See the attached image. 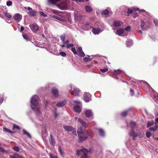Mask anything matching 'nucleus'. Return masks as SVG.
<instances>
[{
    "label": "nucleus",
    "mask_w": 158,
    "mask_h": 158,
    "mask_svg": "<svg viewBox=\"0 0 158 158\" xmlns=\"http://www.w3.org/2000/svg\"><path fill=\"white\" fill-rule=\"evenodd\" d=\"M88 57H85L83 58V60L85 62H88L89 61H91V59L90 58L89 56H88Z\"/></svg>",
    "instance_id": "33"
},
{
    "label": "nucleus",
    "mask_w": 158,
    "mask_h": 158,
    "mask_svg": "<svg viewBox=\"0 0 158 158\" xmlns=\"http://www.w3.org/2000/svg\"><path fill=\"white\" fill-rule=\"evenodd\" d=\"M121 22L119 21H115L114 22V26L115 27H118L121 25Z\"/></svg>",
    "instance_id": "22"
},
{
    "label": "nucleus",
    "mask_w": 158,
    "mask_h": 158,
    "mask_svg": "<svg viewBox=\"0 0 158 158\" xmlns=\"http://www.w3.org/2000/svg\"><path fill=\"white\" fill-rule=\"evenodd\" d=\"M60 54L63 57H65L66 56V53L64 52H60Z\"/></svg>",
    "instance_id": "46"
},
{
    "label": "nucleus",
    "mask_w": 158,
    "mask_h": 158,
    "mask_svg": "<svg viewBox=\"0 0 158 158\" xmlns=\"http://www.w3.org/2000/svg\"><path fill=\"white\" fill-rule=\"evenodd\" d=\"M10 158H23V157L18 154H16L14 156L10 155Z\"/></svg>",
    "instance_id": "20"
},
{
    "label": "nucleus",
    "mask_w": 158,
    "mask_h": 158,
    "mask_svg": "<svg viewBox=\"0 0 158 158\" xmlns=\"http://www.w3.org/2000/svg\"><path fill=\"white\" fill-rule=\"evenodd\" d=\"M72 133L74 135H75L76 136H77V134H76V131H75V130H74L73 131H72Z\"/></svg>",
    "instance_id": "60"
},
{
    "label": "nucleus",
    "mask_w": 158,
    "mask_h": 158,
    "mask_svg": "<svg viewBox=\"0 0 158 158\" xmlns=\"http://www.w3.org/2000/svg\"><path fill=\"white\" fill-rule=\"evenodd\" d=\"M109 14V11L108 10L106 9L103 10L102 13V15H106Z\"/></svg>",
    "instance_id": "35"
},
{
    "label": "nucleus",
    "mask_w": 158,
    "mask_h": 158,
    "mask_svg": "<svg viewBox=\"0 0 158 158\" xmlns=\"http://www.w3.org/2000/svg\"><path fill=\"white\" fill-rule=\"evenodd\" d=\"M154 22L156 26H158V20L157 19H154Z\"/></svg>",
    "instance_id": "53"
},
{
    "label": "nucleus",
    "mask_w": 158,
    "mask_h": 158,
    "mask_svg": "<svg viewBox=\"0 0 158 158\" xmlns=\"http://www.w3.org/2000/svg\"><path fill=\"white\" fill-rule=\"evenodd\" d=\"M146 135L147 137H149L151 136L152 133L148 131L146 133Z\"/></svg>",
    "instance_id": "49"
},
{
    "label": "nucleus",
    "mask_w": 158,
    "mask_h": 158,
    "mask_svg": "<svg viewBox=\"0 0 158 158\" xmlns=\"http://www.w3.org/2000/svg\"><path fill=\"white\" fill-rule=\"evenodd\" d=\"M71 94L75 96H78L80 93V90L77 88H74L73 91L70 92Z\"/></svg>",
    "instance_id": "5"
},
{
    "label": "nucleus",
    "mask_w": 158,
    "mask_h": 158,
    "mask_svg": "<svg viewBox=\"0 0 158 158\" xmlns=\"http://www.w3.org/2000/svg\"><path fill=\"white\" fill-rule=\"evenodd\" d=\"M131 28V27L130 26H127L125 28V30L127 31H128V30H130Z\"/></svg>",
    "instance_id": "58"
},
{
    "label": "nucleus",
    "mask_w": 158,
    "mask_h": 158,
    "mask_svg": "<svg viewBox=\"0 0 158 158\" xmlns=\"http://www.w3.org/2000/svg\"><path fill=\"white\" fill-rule=\"evenodd\" d=\"M77 133L79 138L78 141L79 142H82L85 141L88 137V133L81 128L80 129V131H77Z\"/></svg>",
    "instance_id": "1"
},
{
    "label": "nucleus",
    "mask_w": 158,
    "mask_h": 158,
    "mask_svg": "<svg viewBox=\"0 0 158 158\" xmlns=\"http://www.w3.org/2000/svg\"><path fill=\"white\" fill-rule=\"evenodd\" d=\"M29 27L34 32H36L38 30L39 26L35 23L30 24Z\"/></svg>",
    "instance_id": "3"
},
{
    "label": "nucleus",
    "mask_w": 158,
    "mask_h": 158,
    "mask_svg": "<svg viewBox=\"0 0 158 158\" xmlns=\"http://www.w3.org/2000/svg\"><path fill=\"white\" fill-rule=\"evenodd\" d=\"M3 97H0V103H2L3 100Z\"/></svg>",
    "instance_id": "61"
},
{
    "label": "nucleus",
    "mask_w": 158,
    "mask_h": 158,
    "mask_svg": "<svg viewBox=\"0 0 158 158\" xmlns=\"http://www.w3.org/2000/svg\"><path fill=\"white\" fill-rule=\"evenodd\" d=\"M38 97L36 95H35L33 96L31 99V103L33 105L35 106H37L38 104Z\"/></svg>",
    "instance_id": "2"
},
{
    "label": "nucleus",
    "mask_w": 158,
    "mask_h": 158,
    "mask_svg": "<svg viewBox=\"0 0 158 158\" xmlns=\"http://www.w3.org/2000/svg\"><path fill=\"white\" fill-rule=\"evenodd\" d=\"M24 27L23 26H21L20 27V31H23L24 30Z\"/></svg>",
    "instance_id": "64"
},
{
    "label": "nucleus",
    "mask_w": 158,
    "mask_h": 158,
    "mask_svg": "<svg viewBox=\"0 0 158 158\" xmlns=\"http://www.w3.org/2000/svg\"><path fill=\"white\" fill-rule=\"evenodd\" d=\"M65 101H64L62 102H59L56 104V106L58 107H61L64 106L66 104Z\"/></svg>",
    "instance_id": "14"
},
{
    "label": "nucleus",
    "mask_w": 158,
    "mask_h": 158,
    "mask_svg": "<svg viewBox=\"0 0 158 158\" xmlns=\"http://www.w3.org/2000/svg\"><path fill=\"white\" fill-rule=\"evenodd\" d=\"M86 11L87 12H91L93 10L91 7L89 6H86L85 7Z\"/></svg>",
    "instance_id": "26"
},
{
    "label": "nucleus",
    "mask_w": 158,
    "mask_h": 158,
    "mask_svg": "<svg viewBox=\"0 0 158 158\" xmlns=\"http://www.w3.org/2000/svg\"><path fill=\"white\" fill-rule=\"evenodd\" d=\"M69 42V40H67L66 41H64H64L63 43V44H66L68 43Z\"/></svg>",
    "instance_id": "62"
},
{
    "label": "nucleus",
    "mask_w": 158,
    "mask_h": 158,
    "mask_svg": "<svg viewBox=\"0 0 158 158\" xmlns=\"http://www.w3.org/2000/svg\"><path fill=\"white\" fill-rule=\"evenodd\" d=\"M86 150V148H83L80 150H77L76 155L77 156H79L80 154V152H84Z\"/></svg>",
    "instance_id": "19"
},
{
    "label": "nucleus",
    "mask_w": 158,
    "mask_h": 158,
    "mask_svg": "<svg viewBox=\"0 0 158 158\" xmlns=\"http://www.w3.org/2000/svg\"><path fill=\"white\" fill-rule=\"evenodd\" d=\"M74 111L77 113H80L81 111V107L79 105H76L74 108Z\"/></svg>",
    "instance_id": "16"
},
{
    "label": "nucleus",
    "mask_w": 158,
    "mask_h": 158,
    "mask_svg": "<svg viewBox=\"0 0 158 158\" xmlns=\"http://www.w3.org/2000/svg\"><path fill=\"white\" fill-rule=\"evenodd\" d=\"M60 40L63 43V42H64L65 38V35H63L60 36Z\"/></svg>",
    "instance_id": "36"
},
{
    "label": "nucleus",
    "mask_w": 158,
    "mask_h": 158,
    "mask_svg": "<svg viewBox=\"0 0 158 158\" xmlns=\"http://www.w3.org/2000/svg\"><path fill=\"white\" fill-rule=\"evenodd\" d=\"M91 95L89 93H85L83 95L84 100L86 102H88L90 101Z\"/></svg>",
    "instance_id": "4"
},
{
    "label": "nucleus",
    "mask_w": 158,
    "mask_h": 158,
    "mask_svg": "<svg viewBox=\"0 0 158 158\" xmlns=\"http://www.w3.org/2000/svg\"><path fill=\"white\" fill-rule=\"evenodd\" d=\"M78 121L83 127H85V128L86 127V123L84 121L79 118L78 119Z\"/></svg>",
    "instance_id": "15"
},
{
    "label": "nucleus",
    "mask_w": 158,
    "mask_h": 158,
    "mask_svg": "<svg viewBox=\"0 0 158 158\" xmlns=\"http://www.w3.org/2000/svg\"><path fill=\"white\" fill-rule=\"evenodd\" d=\"M23 132L24 135H27L28 136V137H29L30 138H31V135L29 133H28L25 129L23 130Z\"/></svg>",
    "instance_id": "31"
},
{
    "label": "nucleus",
    "mask_w": 158,
    "mask_h": 158,
    "mask_svg": "<svg viewBox=\"0 0 158 158\" xmlns=\"http://www.w3.org/2000/svg\"><path fill=\"white\" fill-rule=\"evenodd\" d=\"M3 129L6 132H8L11 134H13L15 133L14 131L8 129L6 127H4L3 128Z\"/></svg>",
    "instance_id": "29"
},
{
    "label": "nucleus",
    "mask_w": 158,
    "mask_h": 158,
    "mask_svg": "<svg viewBox=\"0 0 158 158\" xmlns=\"http://www.w3.org/2000/svg\"><path fill=\"white\" fill-rule=\"evenodd\" d=\"M50 139H49L50 143L53 146H54L55 145L56 142L52 135V134H50Z\"/></svg>",
    "instance_id": "10"
},
{
    "label": "nucleus",
    "mask_w": 158,
    "mask_h": 158,
    "mask_svg": "<svg viewBox=\"0 0 158 158\" xmlns=\"http://www.w3.org/2000/svg\"><path fill=\"white\" fill-rule=\"evenodd\" d=\"M50 158H58L56 156H53V154L50 153L49 154Z\"/></svg>",
    "instance_id": "45"
},
{
    "label": "nucleus",
    "mask_w": 158,
    "mask_h": 158,
    "mask_svg": "<svg viewBox=\"0 0 158 158\" xmlns=\"http://www.w3.org/2000/svg\"><path fill=\"white\" fill-rule=\"evenodd\" d=\"M74 45L73 44H68L66 45V47L67 48H70L73 47Z\"/></svg>",
    "instance_id": "44"
},
{
    "label": "nucleus",
    "mask_w": 158,
    "mask_h": 158,
    "mask_svg": "<svg viewBox=\"0 0 158 158\" xmlns=\"http://www.w3.org/2000/svg\"><path fill=\"white\" fill-rule=\"evenodd\" d=\"M136 125V123L135 122H133L132 121H130V127L131 128V129H134Z\"/></svg>",
    "instance_id": "23"
},
{
    "label": "nucleus",
    "mask_w": 158,
    "mask_h": 158,
    "mask_svg": "<svg viewBox=\"0 0 158 158\" xmlns=\"http://www.w3.org/2000/svg\"><path fill=\"white\" fill-rule=\"evenodd\" d=\"M5 16L8 18H10L12 17L11 15L9 13H5Z\"/></svg>",
    "instance_id": "43"
},
{
    "label": "nucleus",
    "mask_w": 158,
    "mask_h": 158,
    "mask_svg": "<svg viewBox=\"0 0 158 158\" xmlns=\"http://www.w3.org/2000/svg\"><path fill=\"white\" fill-rule=\"evenodd\" d=\"M72 1H75L76 2H84V0H72Z\"/></svg>",
    "instance_id": "57"
},
{
    "label": "nucleus",
    "mask_w": 158,
    "mask_h": 158,
    "mask_svg": "<svg viewBox=\"0 0 158 158\" xmlns=\"http://www.w3.org/2000/svg\"><path fill=\"white\" fill-rule=\"evenodd\" d=\"M158 128L157 125H155L154 127H149V130L150 131H156Z\"/></svg>",
    "instance_id": "24"
},
{
    "label": "nucleus",
    "mask_w": 158,
    "mask_h": 158,
    "mask_svg": "<svg viewBox=\"0 0 158 158\" xmlns=\"http://www.w3.org/2000/svg\"><path fill=\"white\" fill-rule=\"evenodd\" d=\"M124 32V30L122 28H120L117 30V34L119 36L121 35Z\"/></svg>",
    "instance_id": "17"
},
{
    "label": "nucleus",
    "mask_w": 158,
    "mask_h": 158,
    "mask_svg": "<svg viewBox=\"0 0 158 158\" xmlns=\"http://www.w3.org/2000/svg\"><path fill=\"white\" fill-rule=\"evenodd\" d=\"M133 12V10H132L130 9H128L127 10V13L129 15V14H131Z\"/></svg>",
    "instance_id": "51"
},
{
    "label": "nucleus",
    "mask_w": 158,
    "mask_h": 158,
    "mask_svg": "<svg viewBox=\"0 0 158 158\" xmlns=\"http://www.w3.org/2000/svg\"><path fill=\"white\" fill-rule=\"evenodd\" d=\"M134 15L133 16V18H135L138 16V15L136 12H135L133 13Z\"/></svg>",
    "instance_id": "55"
},
{
    "label": "nucleus",
    "mask_w": 158,
    "mask_h": 158,
    "mask_svg": "<svg viewBox=\"0 0 158 158\" xmlns=\"http://www.w3.org/2000/svg\"><path fill=\"white\" fill-rule=\"evenodd\" d=\"M98 130L100 135L101 136H104L105 135L104 130L102 129H99Z\"/></svg>",
    "instance_id": "28"
},
{
    "label": "nucleus",
    "mask_w": 158,
    "mask_h": 158,
    "mask_svg": "<svg viewBox=\"0 0 158 158\" xmlns=\"http://www.w3.org/2000/svg\"><path fill=\"white\" fill-rule=\"evenodd\" d=\"M71 50L73 52L74 54L75 55L77 54V51H76L75 48L72 47L71 49Z\"/></svg>",
    "instance_id": "38"
},
{
    "label": "nucleus",
    "mask_w": 158,
    "mask_h": 158,
    "mask_svg": "<svg viewBox=\"0 0 158 158\" xmlns=\"http://www.w3.org/2000/svg\"><path fill=\"white\" fill-rule=\"evenodd\" d=\"M63 127L65 130L68 132L72 131L76 129L75 128L71 126L64 125L63 126Z\"/></svg>",
    "instance_id": "7"
},
{
    "label": "nucleus",
    "mask_w": 158,
    "mask_h": 158,
    "mask_svg": "<svg viewBox=\"0 0 158 158\" xmlns=\"http://www.w3.org/2000/svg\"><path fill=\"white\" fill-rule=\"evenodd\" d=\"M141 24L140 26H141V29L143 31L145 30L146 29V27L145 28L144 27L145 25V23L142 20H141Z\"/></svg>",
    "instance_id": "27"
},
{
    "label": "nucleus",
    "mask_w": 158,
    "mask_h": 158,
    "mask_svg": "<svg viewBox=\"0 0 158 158\" xmlns=\"http://www.w3.org/2000/svg\"><path fill=\"white\" fill-rule=\"evenodd\" d=\"M15 129H16L19 130H20V128L19 126L15 124H13L12 130H14Z\"/></svg>",
    "instance_id": "30"
},
{
    "label": "nucleus",
    "mask_w": 158,
    "mask_h": 158,
    "mask_svg": "<svg viewBox=\"0 0 158 158\" xmlns=\"http://www.w3.org/2000/svg\"><path fill=\"white\" fill-rule=\"evenodd\" d=\"M39 13L41 16H43L44 17H46L47 16V15L42 12H40Z\"/></svg>",
    "instance_id": "48"
},
{
    "label": "nucleus",
    "mask_w": 158,
    "mask_h": 158,
    "mask_svg": "<svg viewBox=\"0 0 158 158\" xmlns=\"http://www.w3.org/2000/svg\"><path fill=\"white\" fill-rule=\"evenodd\" d=\"M22 15L19 13L16 14L13 16L14 19L16 20L20 21L21 19Z\"/></svg>",
    "instance_id": "12"
},
{
    "label": "nucleus",
    "mask_w": 158,
    "mask_h": 158,
    "mask_svg": "<svg viewBox=\"0 0 158 158\" xmlns=\"http://www.w3.org/2000/svg\"><path fill=\"white\" fill-rule=\"evenodd\" d=\"M52 92L55 97H57L59 95L57 89L55 88L52 89Z\"/></svg>",
    "instance_id": "9"
},
{
    "label": "nucleus",
    "mask_w": 158,
    "mask_h": 158,
    "mask_svg": "<svg viewBox=\"0 0 158 158\" xmlns=\"http://www.w3.org/2000/svg\"><path fill=\"white\" fill-rule=\"evenodd\" d=\"M121 72V70L120 69H117V70H114V73L115 75H118L120 74Z\"/></svg>",
    "instance_id": "32"
},
{
    "label": "nucleus",
    "mask_w": 158,
    "mask_h": 158,
    "mask_svg": "<svg viewBox=\"0 0 158 158\" xmlns=\"http://www.w3.org/2000/svg\"><path fill=\"white\" fill-rule=\"evenodd\" d=\"M86 150L84 152H82L83 153V154L81 155V158H89V157L88 156V154L89 153V151L86 149Z\"/></svg>",
    "instance_id": "11"
},
{
    "label": "nucleus",
    "mask_w": 158,
    "mask_h": 158,
    "mask_svg": "<svg viewBox=\"0 0 158 158\" xmlns=\"http://www.w3.org/2000/svg\"><path fill=\"white\" fill-rule=\"evenodd\" d=\"M0 151L1 152H6L5 150H4V149L1 146H0Z\"/></svg>",
    "instance_id": "52"
},
{
    "label": "nucleus",
    "mask_w": 158,
    "mask_h": 158,
    "mask_svg": "<svg viewBox=\"0 0 158 158\" xmlns=\"http://www.w3.org/2000/svg\"><path fill=\"white\" fill-rule=\"evenodd\" d=\"M58 149L59 151L60 152V154L61 155H62V150L61 149V147L60 146L58 147Z\"/></svg>",
    "instance_id": "56"
},
{
    "label": "nucleus",
    "mask_w": 158,
    "mask_h": 158,
    "mask_svg": "<svg viewBox=\"0 0 158 158\" xmlns=\"http://www.w3.org/2000/svg\"><path fill=\"white\" fill-rule=\"evenodd\" d=\"M154 123L153 121L152 122L148 121L147 124V127H149L152 126L154 125Z\"/></svg>",
    "instance_id": "34"
},
{
    "label": "nucleus",
    "mask_w": 158,
    "mask_h": 158,
    "mask_svg": "<svg viewBox=\"0 0 158 158\" xmlns=\"http://www.w3.org/2000/svg\"><path fill=\"white\" fill-rule=\"evenodd\" d=\"M37 13V11L35 10H31L29 12V15L32 16H35Z\"/></svg>",
    "instance_id": "25"
},
{
    "label": "nucleus",
    "mask_w": 158,
    "mask_h": 158,
    "mask_svg": "<svg viewBox=\"0 0 158 158\" xmlns=\"http://www.w3.org/2000/svg\"><path fill=\"white\" fill-rule=\"evenodd\" d=\"M52 11L54 14H58L59 12L58 11L55 10H52Z\"/></svg>",
    "instance_id": "54"
},
{
    "label": "nucleus",
    "mask_w": 158,
    "mask_h": 158,
    "mask_svg": "<svg viewBox=\"0 0 158 158\" xmlns=\"http://www.w3.org/2000/svg\"><path fill=\"white\" fill-rule=\"evenodd\" d=\"M23 38L24 39H26L27 41L28 40V37L27 35H26V34H23Z\"/></svg>",
    "instance_id": "47"
},
{
    "label": "nucleus",
    "mask_w": 158,
    "mask_h": 158,
    "mask_svg": "<svg viewBox=\"0 0 158 158\" xmlns=\"http://www.w3.org/2000/svg\"><path fill=\"white\" fill-rule=\"evenodd\" d=\"M12 4V2L10 1H8L6 2V5L8 6H11Z\"/></svg>",
    "instance_id": "50"
},
{
    "label": "nucleus",
    "mask_w": 158,
    "mask_h": 158,
    "mask_svg": "<svg viewBox=\"0 0 158 158\" xmlns=\"http://www.w3.org/2000/svg\"><path fill=\"white\" fill-rule=\"evenodd\" d=\"M134 130L133 129H131V131L129 133V135L130 136L132 137L133 139L134 140L135 138L138 136V135L139 134V133H135Z\"/></svg>",
    "instance_id": "8"
},
{
    "label": "nucleus",
    "mask_w": 158,
    "mask_h": 158,
    "mask_svg": "<svg viewBox=\"0 0 158 158\" xmlns=\"http://www.w3.org/2000/svg\"><path fill=\"white\" fill-rule=\"evenodd\" d=\"M130 92L131 93V95L132 96L134 94V90L133 89H131L130 90Z\"/></svg>",
    "instance_id": "59"
},
{
    "label": "nucleus",
    "mask_w": 158,
    "mask_h": 158,
    "mask_svg": "<svg viewBox=\"0 0 158 158\" xmlns=\"http://www.w3.org/2000/svg\"><path fill=\"white\" fill-rule=\"evenodd\" d=\"M138 133H139V134L138 135V136H139L140 138H142L144 136V135L143 133L139 132H138Z\"/></svg>",
    "instance_id": "41"
},
{
    "label": "nucleus",
    "mask_w": 158,
    "mask_h": 158,
    "mask_svg": "<svg viewBox=\"0 0 158 158\" xmlns=\"http://www.w3.org/2000/svg\"><path fill=\"white\" fill-rule=\"evenodd\" d=\"M108 70V69L107 68H105L103 69H100V71L101 72L103 73H105Z\"/></svg>",
    "instance_id": "39"
},
{
    "label": "nucleus",
    "mask_w": 158,
    "mask_h": 158,
    "mask_svg": "<svg viewBox=\"0 0 158 158\" xmlns=\"http://www.w3.org/2000/svg\"><path fill=\"white\" fill-rule=\"evenodd\" d=\"M53 17L54 18L59 20L60 21L64 22H65L66 21V20L65 19H62L57 16L54 15L53 16Z\"/></svg>",
    "instance_id": "21"
},
{
    "label": "nucleus",
    "mask_w": 158,
    "mask_h": 158,
    "mask_svg": "<svg viewBox=\"0 0 158 158\" xmlns=\"http://www.w3.org/2000/svg\"><path fill=\"white\" fill-rule=\"evenodd\" d=\"M85 116L88 118H90L91 117L92 118H93V114L91 110H86L85 112Z\"/></svg>",
    "instance_id": "6"
},
{
    "label": "nucleus",
    "mask_w": 158,
    "mask_h": 158,
    "mask_svg": "<svg viewBox=\"0 0 158 158\" xmlns=\"http://www.w3.org/2000/svg\"><path fill=\"white\" fill-rule=\"evenodd\" d=\"M132 9L135 11L139 10V9L138 8H133Z\"/></svg>",
    "instance_id": "63"
},
{
    "label": "nucleus",
    "mask_w": 158,
    "mask_h": 158,
    "mask_svg": "<svg viewBox=\"0 0 158 158\" xmlns=\"http://www.w3.org/2000/svg\"><path fill=\"white\" fill-rule=\"evenodd\" d=\"M78 55L79 56H80L81 57H83L85 56V54L83 51L79 53Z\"/></svg>",
    "instance_id": "37"
},
{
    "label": "nucleus",
    "mask_w": 158,
    "mask_h": 158,
    "mask_svg": "<svg viewBox=\"0 0 158 158\" xmlns=\"http://www.w3.org/2000/svg\"><path fill=\"white\" fill-rule=\"evenodd\" d=\"M93 29L92 32L94 34H98L100 32V30L99 28H95L92 27Z\"/></svg>",
    "instance_id": "18"
},
{
    "label": "nucleus",
    "mask_w": 158,
    "mask_h": 158,
    "mask_svg": "<svg viewBox=\"0 0 158 158\" xmlns=\"http://www.w3.org/2000/svg\"><path fill=\"white\" fill-rule=\"evenodd\" d=\"M82 51V48L81 47H79L77 49V54H78L79 53H80Z\"/></svg>",
    "instance_id": "40"
},
{
    "label": "nucleus",
    "mask_w": 158,
    "mask_h": 158,
    "mask_svg": "<svg viewBox=\"0 0 158 158\" xmlns=\"http://www.w3.org/2000/svg\"><path fill=\"white\" fill-rule=\"evenodd\" d=\"M131 110V109H130L124 111L122 112L121 114V116L123 117H126L127 114H128L129 112Z\"/></svg>",
    "instance_id": "13"
},
{
    "label": "nucleus",
    "mask_w": 158,
    "mask_h": 158,
    "mask_svg": "<svg viewBox=\"0 0 158 158\" xmlns=\"http://www.w3.org/2000/svg\"><path fill=\"white\" fill-rule=\"evenodd\" d=\"M13 149L15 151L18 152L19 150V148L18 146H15L13 148Z\"/></svg>",
    "instance_id": "42"
}]
</instances>
